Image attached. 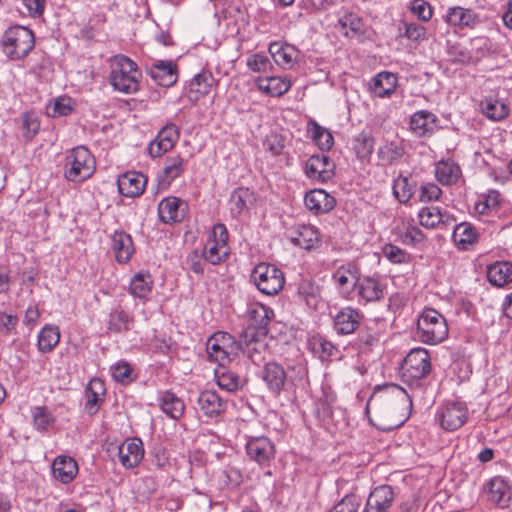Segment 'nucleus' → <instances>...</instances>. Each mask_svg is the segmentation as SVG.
<instances>
[{"mask_svg": "<svg viewBox=\"0 0 512 512\" xmlns=\"http://www.w3.org/2000/svg\"><path fill=\"white\" fill-rule=\"evenodd\" d=\"M141 75L133 60L124 55H116L111 63L109 82L115 90L133 94L139 89Z\"/></svg>", "mask_w": 512, "mask_h": 512, "instance_id": "1", "label": "nucleus"}, {"mask_svg": "<svg viewBox=\"0 0 512 512\" xmlns=\"http://www.w3.org/2000/svg\"><path fill=\"white\" fill-rule=\"evenodd\" d=\"M400 371L403 381L409 386H421V381L431 371L428 351L420 347L412 349L404 358Z\"/></svg>", "mask_w": 512, "mask_h": 512, "instance_id": "2", "label": "nucleus"}, {"mask_svg": "<svg viewBox=\"0 0 512 512\" xmlns=\"http://www.w3.org/2000/svg\"><path fill=\"white\" fill-rule=\"evenodd\" d=\"M4 53L13 60L26 57L35 45L32 30L23 26L8 28L1 40Z\"/></svg>", "mask_w": 512, "mask_h": 512, "instance_id": "3", "label": "nucleus"}, {"mask_svg": "<svg viewBox=\"0 0 512 512\" xmlns=\"http://www.w3.org/2000/svg\"><path fill=\"white\" fill-rule=\"evenodd\" d=\"M416 335L426 344L442 342L448 335L445 318L434 309L424 310L418 319Z\"/></svg>", "mask_w": 512, "mask_h": 512, "instance_id": "4", "label": "nucleus"}, {"mask_svg": "<svg viewBox=\"0 0 512 512\" xmlns=\"http://www.w3.org/2000/svg\"><path fill=\"white\" fill-rule=\"evenodd\" d=\"M95 171V159L84 146L72 149L67 156L65 177L69 181L82 182L88 179Z\"/></svg>", "mask_w": 512, "mask_h": 512, "instance_id": "5", "label": "nucleus"}, {"mask_svg": "<svg viewBox=\"0 0 512 512\" xmlns=\"http://www.w3.org/2000/svg\"><path fill=\"white\" fill-rule=\"evenodd\" d=\"M257 289L265 295H276L283 288L285 277L275 265L261 262L257 264L250 275Z\"/></svg>", "mask_w": 512, "mask_h": 512, "instance_id": "6", "label": "nucleus"}, {"mask_svg": "<svg viewBox=\"0 0 512 512\" xmlns=\"http://www.w3.org/2000/svg\"><path fill=\"white\" fill-rule=\"evenodd\" d=\"M228 230L222 223L212 227L202 250L204 260L212 265H218L229 256Z\"/></svg>", "mask_w": 512, "mask_h": 512, "instance_id": "7", "label": "nucleus"}, {"mask_svg": "<svg viewBox=\"0 0 512 512\" xmlns=\"http://www.w3.org/2000/svg\"><path fill=\"white\" fill-rule=\"evenodd\" d=\"M206 349L210 360L224 366L237 355L239 345L230 334L219 331L207 340Z\"/></svg>", "mask_w": 512, "mask_h": 512, "instance_id": "8", "label": "nucleus"}, {"mask_svg": "<svg viewBox=\"0 0 512 512\" xmlns=\"http://www.w3.org/2000/svg\"><path fill=\"white\" fill-rule=\"evenodd\" d=\"M361 277L360 268L352 262L340 265L332 273V281L341 297L351 299Z\"/></svg>", "mask_w": 512, "mask_h": 512, "instance_id": "9", "label": "nucleus"}, {"mask_svg": "<svg viewBox=\"0 0 512 512\" xmlns=\"http://www.w3.org/2000/svg\"><path fill=\"white\" fill-rule=\"evenodd\" d=\"M245 449L249 459L262 467H269L275 458V445L267 436L248 437Z\"/></svg>", "mask_w": 512, "mask_h": 512, "instance_id": "10", "label": "nucleus"}, {"mask_svg": "<svg viewBox=\"0 0 512 512\" xmlns=\"http://www.w3.org/2000/svg\"><path fill=\"white\" fill-rule=\"evenodd\" d=\"M266 336L257 334V330L247 327L240 335L239 350L242 351L254 364L259 365L263 359L267 349L265 342Z\"/></svg>", "mask_w": 512, "mask_h": 512, "instance_id": "11", "label": "nucleus"}, {"mask_svg": "<svg viewBox=\"0 0 512 512\" xmlns=\"http://www.w3.org/2000/svg\"><path fill=\"white\" fill-rule=\"evenodd\" d=\"M468 418L466 405L459 401H449L443 404L437 411V419L446 431L459 429Z\"/></svg>", "mask_w": 512, "mask_h": 512, "instance_id": "12", "label": "nucleus"}, {"mask_svg": "<svg viewBox=\"0 0 512 512\" xmlns=\"http://www.w3.org/2000/svg\"><path fill=\"white\" fill-rule=\"evenodd\" d=\"M385 285L379 277L361 275L355 293L360 304L378 302L384 298Z\"/></svg>", "mask_w": 512, "mask_h": 512, "instance_id": "13", "label": "nucleus"}, {"mask_svg": "<svg viewBox=\"0 0 512 512\" xmlns=\"http://www.w3.org/2000/svg\"><path fill=\"white\" fill-rule=\"evenodd\" d=\"M335 173V164L325 154L312 155L305 165V174L308 178L319 182L330 180Z\"/></svg>", "mask_w": 512, "mask_h": 512, "instance_id": "14", "label": "nucleus"}, {"mask_svg": "<svg viewBox=\"0 0 512 512\" xmlns=\"http://www.w3.org/2000/svg\"><path fill=\"white\" fill-rule=\"evenodd\" d=\"M362 318L358 309L343 307L333 317V328L338 335L352 334L360 327Z\"/></svg>", "mask_w": 512, "mask_h": 512, "instance_id": "15", "label": "nucleus"}, {"mask_svg": "<svg viewBox=\"0 0 512 512\" xmlns=\"http://www.w3.org/2000/svg\"><path fill=\"white\" fill-rule=\"evenodd\" d=\"M179 128L173 124H166L157 134L156 138L149 145V154L152 157H159L170 151L179 139Z\"/></svg>", "mask_w": 512, "mask_h": 512, "instance_id": "16", "label": "nucleus"}, {"mask_svg": "<svg viewBox=\"0 0 512 512\" xmlns=\"http://www.w3.org/2000/svg\"><path fill=\"white\" fill-rule=\"evenodd\" d=\"M188 205L187 203L174 196H169L158 204V216L161 222L172 224L184 219Z\"/></svg>", "mask_w": 512, "mask_h": 512, "instance_id": "17", "label": "nucleus"}, {"mask_svg": "<svg viewBox=\"0 0 512 512\" xmlns=\"http://www.w3.org/2000/svg\"><path fill=\"white\" fill-rule=\"evenodd\" d=\"M135 324L132 313L125 310L120 304L112 307L107 315L106 328L111 334H124L129 332Z\"/></svg>", "mask_w": 512, "mask_h": 512, "instance_id": "18", "label": "nucleus"}, {"mask_svg": "<svg viewBox=\"0 0 512 512\" xmlns=\"http://www.w3.org/2000/svg\"><path fill=\"white\" fill-rule=\"evenodd\" d=\"M261 378L268 390L275 396L280 395L288 379L284 367L277 362H268L264 365Z\"/></svg>", "mask_w": 512, "mask_h": 512, "instance_id": "19", "label": "nucleus"}, {"mask_svg": "<svg viewBox=\"0 0 512 512\" xmlns=\"http://www.w3.org/2000/svg\"><path fill=\"white\" fill-rule=\"evenodd\" d=\"M438 118L428 110L414 112L409 121L412 133L418 137H430L437 129Z\"/></svg>", "mask_w": 512, "mask_h": 512, "instance_id": "20", "label": "nucleus"}, {"mask_svg": "<svg viewBox=\"0 0 512 512\" xmlns=\"http://www.w3.org/2000/svg\"><path fill=\"white\" fill-rule=\"evenodd\" d=\"M398 87V77L389 71L377 73L370 81L369 91L377 98H390Z\"/></svg>", "mask_w": 512, "mask_h": 512, "instance_id": "21", "label": "nucleus"}, {"mask_svg": "<svg viewBox=\"0 0 512 512\" xmlns=\"http://www.w3.org/2000/svg\"><path fill=\"white\" fill-rule=\"evenodd\" d=\"M487 499L499 507H506L511 499V488L501 476L491 478L483 487Z\"/></svg>", "mask_w": 512, "mask_h": 512, "instance_id": "22", "label": "nucleus"}, {"mask_svg": "<svg viewBox=\"0 0 512 512\" xmlns=\"http://www.w3.org/2000/svg\"><path fill=\"white\" fill-rule=\"evenodd\" d=\"M215 84L210 72L202 71L196 74L186 86V96L190 102L196 103L208 95Z\"/></svg>", "mask_w": 512, "mask_h": 512, "instance_id": "23", "label": "nucleus"}, {"mask_svg": "<svg viewBox=\"0 0 512 512\" xmlns=\"http://www.w3.org/2000/svg\"><path fill=\"white\" fill-rule=\"evenodd\" d=\"M146 178L142 173L129 171L120 175L117 179L118 191L125 197L140 196L145 189Z\"/></svg>", "mask_w": 512, "mask_h": 512, "instance_id": "24", "label": "nucleus"}, {"mask_svg": "<svg viewBox=\"0 0 512 512\" xmlns=\"http://www.w3.org/2000/svg\"><path fill=\"white\" fill-rule=\"evenodd\" d=\"M118 456L125 468H134L144 457L143 443L139 438H131L123 442L118 449Z\"/></svg>", "mask_w": 512, "mask_h": 512, "instance_id": "25", "label": "nucleus"}, {"mask_svg": "<svg viewBox=\"0 0 512 512\" xmlns=\"http://www.w3.org/2000/svg\"><path fill=\"white\" fill-rule=\"evenodd\" d=\"M290 241L302 249L312 250L320 245V233L312 225H298L291 231Z\"/></svg>", "mask_w": 512, "mask_h": 512, "instance_id": "26", "label": "nucleus"}, {"mask_svg": "<svg viewBox=\"0 0 512 512\" xmlns=\"http://www.w3.org/2000/svg\"><path fill=\"white\" fill-rule=\"evenodd\" d=\"M274 316V312L271 308L261 304H252L248 309L249 325L257 330V334L260 336H267L268 325Z\"/></svg>", "mask_w": 512, "mask_h": 512, "instance_id": "27", "label": "nucleus"}, {"mask_svg": "<svg viewBox=\"0 0 512 512\" xmlns=\"http://www.w3.org/2000/svg\"><path fill=\"white\" fill-rule=\"evenodd\" d=\"M177 65L169 61H157L149 68L150 77L159 86L170 87L177 81Z\"/></svg>", "mask_w": 512, "mask_h": 512, "instance_id": "28", "label": "nucleus"}, {"mask_svg": "<svg viewBox=\"0 0 512 512\" xmlns=\"http://www.w3.org/2000/svg\"><path fill=\"white\" fill-rule=\"evenodd\" d=\"M105 394L104 382L99 378L91 379L85 390L86 402L84 409L87 414L94 415L98 412L104 402Z\"/></svg>", "mask_w": 512, "mask_h": 512, "instance_id": "29", "label": "nucleus"}, {"mask_svg": "<svg viewBox=\"0 0 512 512\" xmlns=\"http://www.w3.org/2000/svg\"><path fill=\"white\" fill-rule=\"evenodd\" d=\"M305 206L315 214H322L331 211L336 204L334 197L322 189H313L304 197Z\"/></svg>", "mask_w": 512, "mask_h": 512, "instance_id": "30", "label": "nucleus"}, {"mask_svg": "<svg viewBox=\"0 0 512 512\" xmlns=\"http://www.w3.org/2000/svg\"><path fill=\"white\" fill-rule=\"evenodd\" d=\"M184 159L180 155L169 156L165 159L164 167L157 176V181L162 189L170 184L184 172Z\"/></svg>", "mask_w": 512, "mask_h": 512, "instance_id": "31", "label": "nucleus"}, {"mask_svg": "<svg viewBox=\"0 0 512 512\" xmlns=\"http://www.w3.org/2000/svg\"><path fill=\"white\" fill-rule=\"evenodd\" d=\"M420 224L425 228H435L437 226H449L455 219L447 212H442L439 207L427 206L418 212Z\"/></svg>", "mask_w": 512, "mask_h": 512, "instance_id": "32", "label": "nucleus"}, {"mask_svg": "<svg viewBox=\"0 0 512 512\" xmlns=\"http://www.w3.org/2000/svg\"><path fill=\"white\" fill-rule=\"evenodd\" d=\"M199 409L208 417L220 415L226 409V402L212 390L201 392L197 398Z\"/></svg>", "mask_w": 512, "mask_h": 512, "instance_id": "33", "label": "nucleus"}, {"mask_svg": "<svg viewBox=\"0 0 512 512\" xmlns=\"http://www.w3.org/2000/svg\"><path fill=\"white\" fill-rule=\"evenodd\" d=\"M112 250L118 263L129 262L135 251L132 237L123 231H115L112 235Z\"/></svg>", "mask_w": 512, "mask_h": 512, "instance_id": "34", "label": "nucleus"}, {"mask_svg": "<svg viewBox=\"0 0 512 512\" xmlns=\"http://www.w3.org/2000/svg\"><path fill=\"white\" fill-rule=\"evenodd\" d=\"M52 473L61 483H70L78 473L77 462L69 456H57L52 464Z\"/></svg>", "mask_w": 512, "mask_h": 512, "instance_id": "35", "label": "nucleus"}, {"mask_svg": "<svg viewBox=\"0 0 512 512\" xmlns=\"http://www.w3.org/2000/svg\"><path fill=\"white\" fill-rule=\"evenodd\" d=\"M269 53L275 63L284 69L292 68L298 57V50L294 46L279 42L270 44Z\"/></svg>", "mask_w": 512, "mask_h": 512, "instance_id": "36", "label": "nucleus"}, {"mask_svg": "<svg viewBox=\"0 0 512 512\" xmlns=\"http://www.w3.org/2000/svg\"><path fill=\"white\" fill-rule=\"evenodd\" d=\"M479 232L469 222L457 224L452 233L454 244L461 250H468L470 246L478 241Z\"/></svg>", "mask_w": 512, "mask_h": 512, "instance_id": "37", "label": "nucleus"}, {"mask_svg": "<svg viewBox=\"0 0 512 512\" xmlns=\"http://www.w3.org/2000/svg\"><path fill=\"white\" fill-rule=\"evenodd\" d=\"M394 499L395 492L392 486L380 485L371 491L366 503L377 510L388 512L394 502Z\"/></svg>", "mask_w": 512, "mask_h": 512, "instance_id": "38", "label": "nucleus"}, {"mask_svg": "<svg viewBox=\"0 0 512 512\" xmlns=\"http://www.w3.org/2000/svg\"><path fill=\"white\" fill-rule=\"evenodd\" d=\"M158 405L163 413L171 419L178 420L184 414V402L181 398L170 391H164L159 395Z\"/></svg>", "mask_w": 512, "mask_h": 512, "instance_id": "39", "label": "nucleus"}, {"mask_svg": "<svg viewBox=\"0 0 512 512\" xmlns=\"http://www.w3.org/2000/svg\"><path fill=\"white\" fill-rule=\"evenodd\" d=\"M488 281L496 287H504L512 282V263L508 261L495 262L488 266Z\"/></svg>", "mask_w": 512, "mask_h": 512, "instance_id": "40", "label": "nucleus"}, {"mask_svg": "<svg viewBox=\"0 0 512 512\" xmlns=\"http://www.w3.org/2000/svg\"><path fill=\"white\" fill-rule=\"evenodd\" d=\"M461 175L459 165L451 160H441L436 164L435 177L442 185H452L457 182Z\"/></svg>", "mask_w": 512, "mask_h": 512, "instance_id": "41", "label": "nucleus"}, {"mask_svg": "<svg viewBox=\"0 0 512 512\" xmlns=\"http://www.w3.org/2000/svg\"><path fill=\"white\" fill-rule=\"evenodd\" d=\"M309 347L312 353L322 361L340 358L339 349L331 341L322 336H314L309 341Z\"/></svg>", "mask_w": 512, "mask_h": 512, "instance_id": "42", "label": "nucleus"}, {"mask_svg": "<svg viewBox=\"0 0 512 512\" xmlns=\"http://www.w3.org/2000/svg\"><path fill=\"white\" fill-rule=\"evenodd\" d=\"M447 22L450 25L460 28H473L478 24L479 19L477 15L470 9L452 7L448 11Z\"/></svg>", "mask_w": 512, "mask_h": 512, "instance_id": "43", "label": "nucleus"}, {"mask_svg": "<svg viewBox=\"0 0 512 512\" xmlns=\"http://www.w3.org/2000/svg\"><path fill=\"white\" fill-rule=\"evenodd\" d=\"M492 52L491 41L485 36L472 38L466 48L464 60L478 62Z\"/></svg>", "mask_w": 512, "mask_h": 512, "instance_id": "44", "label": "nucleus"}, {"mask_svg": "<svg viewBox=\"0 0 512 512\" xmlns=\"http://www.w3.org/2000/svg\"><path fill=\"white\" fill-rule=\"evenodd\" d=\"M290 87V80L282 77L273 76L258 80V88L273 97L284 95Z\"/></svg>", "mask_w": 512, "mask_h": 512, "instance_id": "45", "label": "nucleus"}, {"mask_svg": "<svg viewBox=\"0 0 512 512\" xmlns=\"http://www.w3.org/2000/svg\"><path fill=\"white\" fill-rule=\"evenodd\" d=\"M307 131L311 134L313 141L322 151H328L334 144L332 133L320 126L315 120L308 121Z\"/></svg>", "mask_w": 512, "mask_h": 512, "instance_id": "46", "label": "nucleus"}, {"mask_svg": "<svg viewBox=\"0 0 512 512\" xmlns=\"http://www.w3.org/2000/svg\"><path fill=\"white\" fill-rule=\"evenodd\" d=\"M415 186L411 177L400 174L393 181V195L400 203H407L415 192Z\"/></svg>", "mask_w": 512, "mask_h": 512, "instance_id": "47", "label": "nucleus"}, {"mask_svg": "<svg viewBox=\"0 0 512 512\" xmlns=\"http://www.w3.org/2000/svg\"><path fill=\"white\" fill-rule=\"evenodd\" d=\"M404 154V146L394 141L380 146L377 151V156L383 165H391L399 162Z\"/></svg>", "mask_w": 512, "mask_h": 512, "instance_id": "48", "label": "nucleus"}, {"mask_svg": "<svg viewBox=\"0 0 512 512\" xmlns=\"http://www.w3.org/2000/svg\"><path fill=\"white\" fill-rule=\"evenodd\" d=\"M352 144L357 158L368 160L374 151L375 140L370 133L362 131L353 139Z\"/></svg>", "mask_w": 512, "mask_h": 512, "instance_id": "49", "label": "nucleus"}, {"mask_svg": "<svg viewBox=\"0 0 512 512\" xmlns=\"http://www.w3.org/2000/svg\"><path fill=\"white\" fill-rule=\"evenodd\" d=\"M153 286L151 275L148 273H137L130 281V293L139 299L146 298Z\"/></svg>", "mask_w": 512, "mask_h": 512, "instance_id": "50", "label": "nucleus"}, {"mask_svg": "<svg viewBox=\"0 0 512 512\" xmlns=\"http://www.w3.org/2000/svg\"><path fill=\"white\" fill-rule=\"evenodd\" d=\"M60 340V333L57 327L47 325L38 335V348L42 353L50 352Z\"/></svg>", "mask_w": 512, "mask_h": 512, "instance_id": "51", "label": "nucleus"}, {"mask_svg": "<svg viewBox=\"0 0 512 512\" xmlns=\"http://www.w3.org/2000/svg\"><path fill=\"white\" fill-rule=\"evenodd\" d=\"M216 381L218 386L227 391L234 392L243 386V379L235 372L224 370L222 372L216 371Z\"/></svg>", "mask_w": 512, "mask_h": 512, "instance_id": "52", "label": "nucleus"}, {"mask_svg": "<svg viewBox=\"0 0 512 512\" xmlns=\"http://www.w3.org/2000/svg\"><path fill=\"white\" fill-rule=\"evenodd\" d=\"M481 108L483 114L493 121H500L508 115L507 106L498 100L486 99L482 101Z\"/></svg>", "mask_w": 512, "mask_h": 512, "instance_id": "53", "label": "nucleus"}, {"mask_svg": "<svg viewBox=\"0 0 512 512\" xmlns=\"http://www.w3.org/2000/svg\"><path fill=\"white\" fill-rule=\"evenodd\" d=\"M338 22H339L341 28L345 30L344 34L346 36L349 35L348 30L355 35H361L364 33L362 19L354 13H350V12L344 13L339 18Z\"/></svg>", "mask_w": 512, "mask_h": 512, "instance_id": "54", "label": "nucleus"}, {"mask_svg": "<svg viewBox=\"0 0 512 512\" xmlns=\"http://www.w3.org/2000/svg\"><path fill=\"white\" fill-rule=\"evenodd\" d=\"M298 296L307 306L315 308L319 302V287L310 281L302 282L298 288Z\"/></svg>", "mask_w": 512, "mask_h": 512, "instance_id": "55", "label": "nucleus"}, {"mask_svg": "<svg viewBox=\"0 0 512 512\" xmlns=\"http://www.w3.org/2000/svg\"><path fill=\"white\" fill-rule=\"evenodd\" d=\"M32 417L35 427L45 431L54 424L55 418L44 406L34 407Z\"/></svg>", "mask_w": 512, "mask_h": 512, "instance_id": "56", "label": "nucleus"}, {"mask_svg": "<svg viewBox=\"0 0 512 512\" xmlns=\"http://www.w3.org/2000/svg\"><path fill=\"white\" fill-rule=\"evenodd\" d=\"M251 194L248 189L239 188L232 192L230 196V211L233 215H239L246 208V202Z\"/></svg>", "mask_w": 512, "mask_h": 512, "instance_id": "57", "label": "nucleus"}, {"mask_svg": "<svg viewBox=\"0 0 512 512\" xmlns=\"http://www.w3.org/2000/svg\"><path fill=\"white\" fill-rule=\"evenodd\" d=\"M361 505V498L355 493L346 494L331 512H356Z\"/></svg>", "mask_w": 512, "mask_h": 512, "instance_id": "58", "label": "nucleus"}, {"mask_svg": "<svg viewBox=\"0 0 512 512\" xmlns=\"http://www.w3.org/2000/svg\"><path fill=\"white\" fill-rule=\"evenodd\" d=\"M382 251L383 255L395 264L407 263L410 259V255L406 251L393 244H386Z\"/></svg>", "mask_w": 512, "mask_h": 512, "instance_id": "59", "label": "nucleus"}, {"mask_svg": "<svg viewBox=\"0 0 512 512\" xmlns=\"http://www.w3.org/2000/svg\"><path fill=\"white\" fill-rule=\"evenodd\" d=\"M112 377L120 383H129L132 381V368L129 363L125 361H118L111 366Z\"/></svg>", "mask_w": 512, "mask_h": 512, "instance_id": "60", "label": "nucleus"}, {"mask_svg": "<svg viewBox=\"0 0 512 512\" xmlns=\"http://www.w3.org/2000/svg\"><path fill=\"white\" fill-rule=\"evenodd\" d=\"M383 393L386 398H393L400 402L401 404H409L411 405V397L408 393L399 385L389 384L383 388Z\"/></svg>", "mask_w": 512, "mask_h": 512, "instance_id": "61", "label": "nucleus"}, {"mask_svg": "<svg viewBox=\"0 0 512 512\" xmlns=\"http://www.w3.org/2000/svg\"><path fill=\"white\" fill-rule=\"evenodd\" d=\"M186 267L195 274L201 275L204 273L205 260L202 253L199 254L197 250L191 251L185 259Z\"/></svg>", "mask_w": 512, "mask_h": 512, "instance_id": "62", "label": "nucleus"}, {"mask_svg": "<svg viewBox=\"0 0 512 512\" xmlns=\"http://www.w3.org/2000/svg\"><path fill=\"white\" fill-rule=\"evenodd\" d=\"M442 190L434 183H426L421 186L419 200L421 202L435 201L440 198Z\"/></svg>", "mask_w": 512, "mask_h": 512, "instance_id": "63", "label": "nucleus"}, {"mask_svg": "<svg viewBox=\"0 0 512 512\" xmlns=\"http://www.w3.org/2000/svg\"><path fill=\"white\" fill-rule=\"evenodd\" d=\"M73 110V102L69 97H59L55 100L51 115L56 116H67Z\"/></svg>", "mask_w": 512, "mask_h": 512, "instance_id": "64", "label": "nucleus"}]
</instances>
